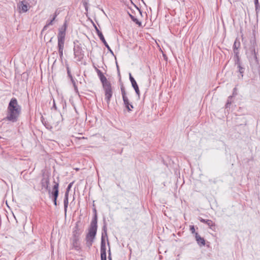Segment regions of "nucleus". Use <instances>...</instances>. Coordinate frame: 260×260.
<instances>
[{
    "label": "nucleus",
    "instance_id": "nucleus-1",
    "mask_svg": "<svg viewBox=\"0 0 260 260\" xmlns=\"http://www.w3.org/2000/svg\"><path fill=\"white\" fill-rule=\"evenodd\" d=\"M21 112V107L18 105L17 100L13 98L10 102L8 107L7 117L4 119L15 122Z\"/></svg>",
    "mask_w": 260,
    "mask_h": 260
},
{
    "label": "nucleus",
    "instance_id": "nucleus-2",
    "mask_svg": "<svg viewBox=\"0 0 260 260\" xmlns=\"http://www.w3.org/2000/svg\"><path fill=\"white\" fill-rule=\"evenodd\" d=\"M66 29L67 24L65 22L63 26L59 28L57 36L58 52L60 57L63 55Z\"/></svg>",
    "mask_w": 260,
    "mask_h": 260
},
{
    "label": "nucleus",
    "instance_id": "nucleus-3",
    "mask_svg": "<svg viewBox=\"0 0 260 260\" xmlns=\"http://www.w3.org/2000/svg\"><path fill=\"white\" fill-rule=\"evenodd\" d=\"M97 231L96 220L92 221L90 224V227L87 234L86 240L87 245L89 247L91 246L93 239L95 238Z\"/></svg>",
    "mask_w": 260,
    "mask_h": 260
},
{
    "label": "nucleus",
    "instance_id": "nucleus-4",
    "mask_svg": "<svg viewBox=\"0 0 260 260\" xmlns=\"http://www.w3.org/2000/svg\"><path fill=\"white\" fill-rule=\"evenodd\" d=\"M105 91V99L107 101V104L109 105L110 102L111 98L112 95V90L111 88V84H106L103 87Z\"/></svg>",
    "mask_w": 260,
    "mask_h": 260
},
{
    "label": "nucleus",
    "instance_id": "nucleus-5",
    "mask_svg": "<svg viewBox=\"0 0 260 260\" xmlns=\"http://www.w3.org/2000/svg\"><path fill=\"white\" fill-rule=\"evenodd\" d=\"M106 242L103 237H102L101 240V260H107L106 259Z\"/></svg>",
    "mask_w": 260,
    "mask_h": 260
},
{
    "label": "nucleus",
    "instance_id": "nucleus-6",
    "mask_svg": "<svg viewBox=\"0 0 260 260\" xmlns=\"http://www.w3.org/2000/svg\"><path fill=\"white\" fill-rule=\"evenodd\" d=\"M54 184L53 187V191L52 194L54 197V204L55 206L57 205V198L58 195V186L59 184L58 182H56L55 181H54Z\"/></svg>",
    "mask_w": 260,
    "mask_h": 260
},
{
    "label": "nucleus",
    "instance_id": "nucleus-7",
    "mask_svg": "<svg viewBox=\"0 0 260 260\" xmlns=\"http://www.w3.org/2000/svg\"><path fill=\"white\" fill-rule=\"evenodd\" d=\"M95 27V30H96V33L98 35V36L99 37L100 39H101V40L102 41V42L104 44V45H105V46L107 48V49L111 52L113 53V52L111 50V48H110L109 46L108 45V44H107V42L106 41L104 37V36L103 35L102 32H101L99 29L98 28V27L96 26H94Z\"/></svg>",
    "mask_w": 260,
    "mask_h": 260
},
{
    "label": "nucleus",
    "instance_id": "nucleus-8",
    "mask_svg": "<svg viewBox=\"0 0 260 260\" xmlns=\"http://www.w3.org/2000/svg\"><path fill=\"white\" fill-rule=\"evenodd\" d=\"M129 80L131 82L132 86L134 88L137 94L139 96L140 95V90L139 89L138 86L137 84L136 81L134 79V78L132 76V75L131 73H129Z\"/></svg>",
    "mask_w": 260,
    "mask_h": 260
},
{
    "label": "nucleus",
    "instance_id": "nucleus-9",
    "mask_svg": "<svg viewBox=\"0 0 260 260\" xmlns=\"http://www.w3.org/2000/svg\"><path fill=\"white\" fill-rule=\"evenodd\" d=\"M72 247L77 251H79L80 247V244L79 242V238H77V237L73 238L72 239Z\"/></svg>",
    "mask_w": 260,
    "mask_h": 260
},
{
    "label": "nucleus",
    "instance_id": "nucleus-10",
    "mask_svg": "<svg viewBox=\"0 0 260 260\" xmlns=\"http://www.w3.org/2000/svg\"><path fill=\"white\" fill-rule=\"evenodd\" d=\"M122 99L125 107L126 108L128 111H131L132 110V109L134 108V107L132 104H130L127 96H123L122 97Z\"/></svg>",
    "mask_w": 260,
    "mask_h": 260
},
{
    "label": "nucleus",
    "instance_id": "nucleus-11",
    "mask_svg": "<svg viewBox=\"0 0 260 260\" xmlns=\"http://www.w3.org/2000/svg\"><path fill=\"white\" fill-rule=\"evenodd\" d=\"M18 8L20 10V12L24 13L28 11V6L23 1H21L18 4Z\"/></svg>",
    "mask_w": 260,
    "mask_h": 260
},
{
    "label": "nucleus",
    "instance_id": "nucleus-12",
    "mask_svg": "<svg viewBox=\"0 0 260 260\" xmlns=\"http://www.w3.org/2000/svg\"><path fill=\"white\" fill-rule=\"evenodd\" d=\"M196 239L198 244L205 245V242L204 238L201 237L198 233H196Z\"/></svg>",
    "mask_w": 260,
    "mask_h": 260
},
{
    "label": "nucleus",
    "instance_id": "nucleus-13",
    "mask_svg": "<svg viewBox=\"0 0 260 260\" xmlns=\"http://www.w3.org/2000/svg\"><path fill=\"white\" fill-rule=\"evenodd\" d=\"M68 196H69L68 193L66 192L65 198H64V199L63 201L65 214H66L67 210L68 203H69Z\"/></svg>",
    "mask_w": 260,
    "mask_h": 260
},
{
    "label": "nucleus",
    "instance_id": "nucleus-14",
    "mask_svg": "<svg viewBox=\"0 0 260 260\" xmlns=\"http://www.w3.org/2000/svg\"><path fill=\"white\" fill-rule=\"evenodd\" d=\"M42 186L46 189H48L49 185V180L48 178H44L42 181Z\"/></svg>",
    "mask_w": 260,
    "mask_h": 260
},
{
    "label": "nucleus",
    "instance_id": "nucleus-15",
    "mask_svg": "<svg viewBox=\"0 0 260 260\" xmlns=\"http://www.w3.org/2000/svg\"><path fill=\"white\" fill-rule=\"evenodd\" d=\"M100 79L102 82L103 87L105 86L106 84H111L110 82L107 81L106 78L104 75L101 76Z\"/></svg>",
    "mask_w": 260,
    "mask_h": 260
},
{
    "label": "nucleus",
    "instance_id": "nucleus-16",
    "mask_svg": "<svg viewBox=\"0 0 260 260\" xmlns=\"http://www.w3.org/2000/svg\"><path fill=\"white\" fill-rule=\"evenodd\" d=\"M57 13L56 12H55V15L53 17V18H52V19L51 20H50V21L49 22H48L43 28V30H45L47 28V27L50 25H52L53 24V21L55 20L56 17L57 16Z\"/></svg>",
    "mask_w": 260,
    "mask_h": 260
},
{
    "label": "nucleus",
    "instance_id": "nucleus-17",
    "mask_svg": "<svg viewBox=\"0 0 260 260\" xmlns=\"http://www.w3.org/2000/svg\"><path fill=\"white\" fill-rule=\"evenodd\" d=\"M76 230L73 232V238H75L77 237V238H79L80 233L79 232L78 228L77 226L75 227Z\"/></svg>",
    "mask_w": 260,
    "mask_h": 260
},
{
    "label": "nucleus",
    "instance_id": "nucleus-18",
    "mask_svg": "<svg viewBox=\"0 0 260 260\" xmlns=\"http://www.w3.org/2000/svg\"><path fill=\"white\" fill-rule=\"evenodd\" d=\"M131 19H132V20L135 22L136 23H137V24H138L139 26H141V22H140L137 18H135L133 15H129Z\"/></svg>",
    "mask_w": 260,
    "mask_h": 260
},
{
    "label": "nucleus",
    "instance_id": "nucleus-19",
    "mask_svg": "<svg viewBox=\"0 0 260 260\" xmlns=\"http://www.w3.org/2000/svg\"><path fill=\"white\" fill-rule=\"evenodd\" d=\"M121 90L122 97L126 96V92L123 87H121Z\"/></svg>",
    "mask_w": 260,
    "mask_h": 260
},
{
    "label": "nucleus",
    "instance_id": "nucleus-20",
    "mask_svg": "<svg viewBox=\"0 0 260 260\" xmlns=\"http://www.w3.org/2000/svg\"><path fill=\"white\" fill-rule=\"evenodd\" d=\"M206 223L210 226H212L213 225V223L211 220H207V221H206Z\"/></svg>",
    "mask_w": 260,
    "mask_h": 260
},
{
    "label": "nucleus",
    "instance_id": "nucleus-21",
    "mask_svg": "<svg viewBox=\"0 0 260 260\" xmlns=\"http://www.w3.org/2000/svg\"><path fill=\"white\" fill-rule=\"evenodd\" d=\"M238 68H239V71L240 73V74H241V76L242 77L243 76L242 74L244 72V69L243 68H242L240 65H238Z\"/></svg>",
    "mask_w": 260,
    "mask_h": 260
},
{
    "label": "nucleus",
    "instance_id": "nucleus-22",
    "mask_svg": "<svg viewBox=\"0 0 260 260\" xmlns=\"http://www.w3.org/2000/svg\"><path fill=\"white\" fill-rule=\"evenodd\" d=\"M73 183H74V182H73L70 183L69 184V185H68V187H67V191H66V192H68V193H69V191H70V190L71 188L72 187V185H73Z\"/></svg>",
    "mask_w": 260,
    "mask_h": 260
},
{
    "label": "nucleus",
    "instance_id": "nucleus-23",
    "mask_svg": "<svg viewBox=\"0 0 260 260\" xmlns=\"http://www.w3.org/2000/svg\"><path fill=\"white\" fill-rule=\"evenodd\" d=\"M190 230L192 233H195V229L193 225L190 226Z\"/></svg>",
    "mask_w": 260,
    "mask_h": 260
},
{
    "label": "nucleus",
    "instance_id": "nucleus-24",
    "mask_svg": "<svg viewBox=\"0 0 260 260\" xmlns=\"http://www.w3.org/2000/svg\"><path fill=\"white\" fill-rule=\"evenodd\" d=\"M68 74L69 76V77H70V78L71 79V80H72V82H74V81H73V79L72 76H71V73H70V71H69V70H68Z\"/></svg>",
    "mask_w": 260,
    "mask_h": 260
},
{
    "label": "nucleus",
    "instance_id": "nucleus-25",
    "mask_svg": "<svg viewBox=\"0 0 260 260\" xmlns=\"http://www.w3.org/2000/svg\"><path fill=\"white\" fill-rule=\"evenodd\" d=\"M200 221L202 222H204V223H206V221H207V220H205L204 219H203V218H201L200 219Z\"/></svg>",
    "mask_w": 260,
    "mask_h": 260
},
{
    "label": "nucleus",
    "instance_id": "nucleus-26",
    "mask_svg": "<svg viewBox=\"0 0 260 260\" xmlns=\"http://www.w3.org/2000/svg\"><path fill=\"white\" fill-rule=\"evenodd\" d=\"M53 107L56 109V105H55V101L54 100H53Z\"/></svg>",
    "mask_w": 260,
    "mask_h": 260
},
{
    "label": "nucleus",
    "instance_id": "nucleus-27",
    "mask_svg": "<svg viewBox=\"0 0 260 260\" xmlns=\"http://www.w3.org/2000/svg\"><path fill=\"white\" fill-rule=\"evenodd\" d=\"M109 260H112V258H111V253H110V252H109Z\"/></svg>",
    "mask_w": 260,
    "mask_h": 260
}]
</instances>
